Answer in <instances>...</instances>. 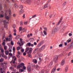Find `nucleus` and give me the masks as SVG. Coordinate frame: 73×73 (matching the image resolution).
<instances>
[{"label":"nucleus","instance_id":"f257e3e1","mask_svg":"<svg viewBox=\"0 0 73 73\" xmlns=\"http://www.w3.org/2000/svg\"><path fill=\"white\" fill-rule=\"evenodd\" d=\"M8 12V10L6 9L5 11V19L8 20V21H9V19H10V18H11V10L10 9H9V16H7V13Z\"/></svg>","mask_w":73,"mask_h":73},{"label":"nucleus","instance_id":"f03ea898","mask_svg":"<svg viewBox=\"0 0 73 73\" xmlns=\"http://www.w3.org/2000/svg\"><path fill=\"white\" fill-rule=\"evenodd\" d=\"M33 50V49L32 48H30V50H29V51L28 52V56L29 57H30V58H31L32 57V55H31V53H32V51Z\"/></svg>","mask_w":73,"mask_h":73},{"label":"nucleus","instance_id":"7ed1b4c3","mask_svg":"<svg viewBox=\"0 0 73 73\" xmlns=\"http://www.w3.org/2000/svg\"><path fill=\"white\" fill-rule=\"evenodd\" d=\"M59 30V28L58 27H56L52 31V33L53 34H54V33H55V32H56L58 31Z\"/></svg>","mask_w":73,"mask_h":73},{"label":"nucleus","instance_id":"20e7f679","mask_svg":"<svg viewBox=\"0 0 73 73\" xmlns=\"http://www.w3.org/2000/svg\"><path fill=\"white\" fill-rule=\"evenodd\" d=\"M3 23L5 28H6L7 29H8V28H7V27H8L7 24H8V22L7 21L5 20L3 21Z\"/></svg>","mask_w":73,"mask_h":73},{"label":"nucleus","instance_id":"39448f33","mask_svg":"<svg viewBox=\"0 0 73 73\" xmlns=\"http://www.w3.org/2000/svg\"><path fill=\"white\" fill-rule=\"evenodd\" d=\"M24 65V64L23 63H21L20 65L18 66L17 68H23V66Z\"/></svg>","mask_w":73,"mask_h":73},{"label":"nucleus","instance_id":"423d86ee","mask_svg":"<svg viewBox=\"0 0 73 73\" xmlns=\"http://www.w3.org/2000/svg\"><path fill=\"white\" fill-rule=\"evenodd\" d=\"M45 45H44L42 46L39 49V50L40 51H42L44 50V49H45Z\"/></svg>","mask_w":73,"mask_h":73},{"label":"nucleus","instance_id":"0eeeda50","mask_svg":"<svg viewBox=\"0 0 73 73\" xmlns=\"http://www.w3.org/2000/svg\"><path fill=\"white\" fill-rule=\"evenodd\" d=\"M13 58H15L14 60H12V61L10 62V63H12V62H13V64H15V61L17 60V58H16V57H15V56L13 57Z\"/></svg>","mask_w":73,"mask_h":73},{"label":"nucleus","instance_id":"6e6552de","mask_svg":"<svg viewBox=\"0 0 73 73\" xmlns=\"http://www.w3.org/2000/svg\"><path fill=\"white\" fill-rule=\"evenodd\" d=\"M27 71L29 72H30L31 71V66H29L27 67Z\"/></svg>","mask_w":73,"mask_h":73},{"label":"nucleus","instance_id":"1a4fd4ad","mask_svg":"<svg viewBox=\"0 0 73 73\" xmlns=\"http://www.w3.org/2000/svg\"><path fill=\"white\" fill-rule=\"evenodd\" d=\"M73 47V42H72L70 45L68 47V49H71Z\"/></svg>","mask_w":73,"mask_h":73},{"label":"nucleus","instance_id":"9d476101","mask_svg":"<svg viewBox=\"0 0 73 73\" xmlns=\"http://www.w3.org/2000/svg\"><path fill=\"white\" fill-rule=\"evenodd\" d=\"M56 67H55L52 70L51 73H55V72H56Z\"/></svg>","mask_w":73,"mask_h":73},{"label":"nucleus","instance_id":"9b49d317","mask_svg":"<svg viewBox=\"0 0 73 73\" xmlns=\"http://www.w3.org/2000/svg\"><path fill=\"white\" fill-rule=\"evenodd\" d=\"M58 55L56 56H55L54 58V61H56L58 59Z\"/></svg>","mask_w":73,"mask_h":73},{"label":"nucleus","instance_id":"f8f14e48","mask_svg":"<svg viewBox=\"0 0 73 73\" xmlns=\"http://www.w3.org/2000/svg\"><path fill=\"white\" fill-rule=\"evenodd\" d=\"M68 66H66L65 68V72H68Z\"/></svg>","mask_w":73,"mask_h":73},{"label":"nucleus","instance_id":"ddd939ff","mask_svg":"<svg viewBox=\"0 0 73 73\" xmlns=\"http://www.w3.org/2000/svg\"><path fill=\"white\" fill-rule=\"evenodd\" d=\"M65 64V60H62V61L61 63V65L62 66H63Z\"/></svg>","mask_w":73,"mask_h":73},{"label":"nucleus","instance_id":"4468645a","mask_svg":"<svg viewBox=\"0 0 73 73\" xmlns=\"http://www.w3.org/2000/svg\"><path fill=\"white\" fill-rule=\"evenodd\" d=\"M62 18H61L60 19V21H59L58 23L56 24L57 25H59V24H60V23H61V21H62Z\"/></svg>","mask_w":73,"mask_h":73},{"label":"nucleus","instance_id":"2eb2a0df","mask_svg":"<svg viewBox=\"0 0 73 73\" xmlns=\"http://www.w3.org/2000/svg\"><path fill=\"white\" fill-rule=\"evenodd\" d=\"M30 50V48L29 47H27L26 49V50L25 51V52H27L28 51H29Z\"/></svg>","mask_w":73,"mask_h":73},{"label":"nucleus","instance_id":"dca6fc26","mask_svg":"<svg viewBox=\"0 0 73 73\" xmlns=\"http://www.w3.org/2000/svg\"><path fill=\"white\" fill-rule=\"evenodd\" d=\"M36 17V15H33L32 17L31 18H30V20H31L32 19H33L35 18V17Z\"/></svg>","mask_w":73,"mask_h":73},{"label":"nucleus","instance_id":"f3484780","mask_svg":"<svg viewBox=\"0 0 73 73\" xmlns=\"http://www.w3.org/2000/svg\"><path fill=\"white\" fill-rule=\"evenodd\" d=\"M31 43L30 42H28L27 43V46H31Z\"/></svg>","mask_w":73,"mask_h":73},{"label":"nucleus","instance_id":"a211bd4d","mask_svg":"<svg viewBox=\"0 0 73 73\" xmlns=\"http://www.w3.org/2000/svg\"><path fill=\"white\" fill-rule=\"evenodd\" d=\"M33 62L34 63H35V64H36L37 62V60L36 59H33Z\"/></svg>","mask_w":73,"mask_h":73},{"label":"nucleus","instance_id":"6ab92c4d","mask_svg":"<svg viewBox=\"0 0 73 73\" xmlns=\"http://www.w3.org/2000/svg\"><path fill=\"white\" fill-rule=\"evenodd\" d=\"M41 45H42V44H43V43H44V40H42L41 41H40V43H39Z\"/></svg>","mask_w":73,"mask_h":73},{"label":"nucleus","instance_id":"aec40b11","mask_svg":"<svg viewBox=\"0 0 73 73\" xmlns=\"http://www.w3.org/2000/svg\"><path fill=\"white\" fill-rule=\"evenodd\" d=\"M1 50V53H4V49L3 48H1L0 49Z\"/></svg>","mask_w":73,"mask_h":73},{"label":"nucleus","instance_id":"412c9836","mask_svg":"<svg viewBox=\"0 0 73 73\" xmlns=\"http://www.w3.org/2000/svg\"><path fill=\"white\" fill-rule=\"evenodd\" d=\"M52 64H53V62H51L49 66V67L50 68L51 66H52Z\"/></svg>","mask_w":73,"mask_h":73},{"label":"nucleus","instance_id":"4be33fe9","mask_svg":"<svg viewBox=\"0 0 73 73\" xmlns=\"http://www.w3.org/2000/svg\"><path fill=\"white\" fill-rule=\"evenodd\" d=\"M48 7V4L44 5V7H43L44 9H45L46 8Z\"/></svg>","mask_w":73,"mask_h":73},{"label":"nucleus","instance_id":"5701e85b","mask_svg":"<svg viewBox=\"0 0 73 73\" xmlns=\"http://www.w3.org/2000/svg\"><path fill=\"white\" fill-rule=\"evenodd\" d=\"M5 53L6 55H8V53H9V51L8 50L5 51Z\"/></svg>","mask_w":73,"mask_h":73},{"label":"nucleus","instance_id":"b1692460","mask_svg":"<svg viewBox=\"0 0 73 73\" xmlns=\"http://www.w3.org/2000/svg\"><path fill=\"white\" fill-rule=\"evenodd\" d=\"M5 39L7 41H11V39L10 38H6Z\"/></svg>","mask_w":73,"mask_h":73},{"label":"nucleus","instance_id":"393cba45","mask_svg":"<svg viewBox=\"0 0 73 73\" xmlns=\"http://www.w3.org/2000/svg\"><path fill=\"white\" fill-rule=\"evenodd\" d=\"M4 14L0 15V18L3 17H4Z\"/></svg>","mask_w":73,"mask_h":73},{"label":"nucleus","instance_id":"a878e982","mask_svg":"<svg viewBox=\"0 0 73 73\" xmlns=\"http://www.w3.org/2000/svg\"><path fill=\"white\" fill-rule=\"evenodd\" d=\"M19 13L21 14H22L23 13V9H21V11H19Z\"/></svg>","mask_w":73,"mask_h":73},{"label":"nucleus","instance_id":"bb28decb","mask_svg":"<svg viewBox=\"0 0 73 73\" xmlns=\"http://www.w3.org/2000/svg\"><path fill=\"white\" fill-rule=\"evenodd\" d=\"M7 46H4V49L5 50H7Z\"/></svg>","mask_w":73,"mask_h":73},{"label":"nucleus","instance_id":"cd10ccee","mask_svg":"<svg viewBox=\"0 0 73 73\" xmlns=\"http://www.w3.org/2000/svg\"><path fill=\"white\" fill-rule=\"evenodd\" d=\"M20 25L21 26H22L23 25V21H21L20 23Z\"/></svg>","mask_w":73,"mask_h":73},{"label":"nucleus","instance_id":"c85d7f7f","mask_svg":"<svg viewBox=\"0 0 73 73\" xmlns=\"http://www.w3.org/2000/svg\"><path fill=\"white\" fill-rule=\"evenodd\" d=\"M23 5H21L20 6V9H21V10H22V9H23Z\"/></svg>","mask_w":73,"mask_h":73},{"label":"nucleus","instance_id":"c756f323","mask_svg":"<svg viewBox=\"0 0 73 73\" xmlns=\"http://www.w3.org/2000/svg\"><path fill=\"white\" fill-rule=\"evenodd\" d=\"M13 50L14 53H15V47L14 46L13 47Z\"/></svg>","mask_w":73,"mask_h":73},{"label":"nucleus","instance_id":"7c9ffc66","mask_svg":"<svg viewBox=\"0 0 73 73\" xmlns=\"http://www.w3.org/2000/svg\"><path fill=\"white\" fill-rule=\"evenodd\" d=\"M4 61V59H3L1 58L0 59V62H3Z\"/></svg>","mask_w":73,"mask_h":73},{"label":"nucleus","instance_id":"2f4dec72","mask_svg":"<svg viewBox=\"0 0 73 73\" xmlns=\"http://www.w3.org/2000/svg\"><path fill=\"white\" fill-rule=\"evenodd\" d=\"M41 45L39 43V44L37 45V47H40V46H41Z\"/></svg>","mask_w":73,"mask_h":73},{"label":"nucleus","instance_id":"473e14b6","mask_svg":"<svg viewBox=\"0 0 73 73\" xmlns=\"http://www.w3.org/2000/svg\"><path fill=\"white\" fill-rule=\"evenodd\" d=\"M20 42L21 44H23V40H22V39L21 38H20Z\"/></svg>","mask_w":73,"mask_h":73},{"label":"nucleus","instance_id":"72a5a7b5","mask_svg":"<svg viewBox=\"0 0 73 73\" xmlns=\"http://www.w3.org/2000/svg\"><path fill=\"white\" fill-rule=\"evenodd\" d=\"M1 9H3V8L1 7V5L0 4V10H1Z\"/></svg>","mask_w":73,"mask_h":73},{"label":"nucleus","instance_id":"f704fd0d","mask_svg":"<svg viewBox=\"0 0 73 73\" xmlns=\"http://www.w3.org/2000/svg\"><path fill=\"white\" fill-rule=\"evenodd\" d=\"M23 69H24V70H26V67H25V66H24L23 65Z\"/></svg>","mask_w":73,"mask_h":73},{"label":"nucleus","instance_id":"c9c22d12","mask_svg":"<svg viewBox=\"0 0 73 73\" xmlns=\"http://www.w3.org/2000/svg\"><path fill=\"white\" fill-rule=\"evenodd\" d=\"M38 68V65H36V66H35V69H37Z\"/></svg>","mask_w":73,"mask_h":73},{"label":"nucleus","instance_id":"e433bc0d","mask_svg":"<svg viewBox=\"0 0 73 73\" xmlns=\"http://www.w3.org/2000/svg\"><path fill=\"white\" fill-rule=\"evenodd\" d=\"M43 33L45 35H46V32L45 31H44Z\"/></svg>","mask_w":73,"mask_h":73},{"label":"nucleus","instance_id":"4c0bfd02","mask_svg":"<svg viewBox=\"0 0 73 73\" xmlns=\"http://www.w3.org/2000/svg\"><path fill=\"white\" fill-rule=\"evenodd\" d=\"M22 29H23V28L22 27H19V31H21Z\"/></svg>","mask_w":73,"mask_h":73},{"label":"nucleus","instance_id":"58836bf2","mask_svg":"<svg viewBox=\"0 0 73 73\" xmlns=\"http://www.w3.org/2000/svg\"><path fill=\"white\" fill-rule=\"evenodd\" d=\"M11 45H13V41H11Z\"/></svg>","mask_w":73,"mask_h":73},{"label":"nucleus","instance_id":"ea45409f","mask_svg":"<svg viewBox=\"0 0 73 73\" xmlns=\"http://www.w3.org/2000/svg\"><path fill=\"white\" fill-rule=\"evenodd\" d=\"M17 44H19V46H21V43H20V42H18L17 43Z\"/></svg>","mask_w":73,"mask_h":73},{"label":"nucleus","instance_id":"a19ab883","mask_svg":"<svg viewBox=\"0 0 73 73\" xmlns=\"http://www.w3.org/2000/svg\"><path fill=\"white\" fill-rule=\"evenodd\" d=\"M37 43L36 42H34V45H37Z\"/></svg>","mask_w":73,"mask_h":73},{"label":"nucleus","instance_id":"79ce46f5","mask_svg":"<svg viewBox=\"0 0 73 73\" xmlns=\"http://www.w3.org/2000/svg\"><path fill=\"white\" fill-rule=\"evenodd\" d=\"M4 53H2L1 54V55L2 57H4Z\"/></svg>","mask_w":73,"mask_h":73},{"label":"nucleus","instance_id":"37998d69","mask_svg":"<svg viewBox=\"0 0 73 73\" xmlns=\"http://www.w3.org/2000/svg\"><path fill=\"white\" fill-rule=\"evenodd\" d=\"M68 35L69 36H72V34L71 33H69Z\"/></svg>","mask_w":73,"mask_h":73},{"label":"nucleus","instance_id":"c03bdc74","mask_svg":"<svg viewBox=\"0 0 73 73\" xmlns=\"http://www.w3.org/2000/svg\"><path fill=\"white\" fill-rule=\"evenodd\" d=\"M19 38V36H17L15 37V39H17V38Z\"/></svg>","mask_w":73,"mask_h":73},{"label":"nucleus","instance_id":"a18cd8bd","mask_svg":"<svg viewBox=\"0 0 73 73\" xmlns=\"http://www.w3.org/2000/svg\"><path fill=\"white\" fill-rule=\"evenodd\" d=\"M23 56H25L26 54H27L26 53V52H25L23 53Z\"/></svg>","mask_w":73,"mask_h":73},{"label":"nucleus","instance_id":"49530a36","mask_svg":"<svg viewBox=\"0 0 73 73\" xmlns=\"http://www.w3.org/2000/svg\"><path fill=\"white\" fill-rule=\"evenodd\" d=\"M69 43L71 41V39H70L69 40H68L67 41Z\"/></svg>","mask_w":73,"mask_h":73},{"label":"nucleus","instance_id":"de8ad7c7","mask_svg":"<svg viewBox=\"0 0 73 73\" xmlns=\"http://www.w3.org/2000/svg\"><path fill=\"white\" fill-rule=\"evenodd\" d=\"M62 46V44H61L59 45V47H61Z\"/></svg>","mask_w":73,"mask_h":73},{"label":"nucleus","instance_id":"09e8293b","mask_svg":"<svg viewBox=\"0 0 73 73\" xmlns=\"http://www.w3.org/2000/svg\"><path fill=\"white\" fill-rule=\"evenodd\" d=\"M66 2H65L63 4V6H64V5H66Z\"/></svg>","mask_w":73,"mask_h":73},{"label":"nucleus","instance_id":"8fccbe9b","mask_svg":"<svg viewBox=\"0 0 73 73\" xmlns=\"http://www.w3.org/2000/svg\"><path fill=\"white\" fill-rule=\"evenodd\" d=\"M36 51H38L39 50V49L38 48H36L35 49Z\"/></svg>","mask_w":73,"mask_h":73},{"label":"nucleus","instance_id":"3c124183","mask_svg":"<svg viewBox=\"0 0 73 73\" xmlns=\"http://www.w3.org/2000/svg\"><path fill=\"white\" fill-rule=\"evenodd\" d=\"M9 52H12V49H11V48H9Z\"/></svg>","mask_w":73,"mask_h":73},{"label":"nucleus","instance_id":"603ef678","mask_svg":"<svg viewBox=\"0 0 73 73\" xmlns=\"http://www.w3.org/2000/svg\"><path fill=\"white\" fill-rule=\"evenodd\" d=\"M31 46L32 47H33V46H34V44H31Z\"/></svg>","mask_w":73,"mask_h":73},{"label":"nucleus","instance_id":"864d4df0","mask_svg":"<svg viewBox=\"0 0 73 73\" xmlns=\"http://www.w3.org/2000/svg\"><path fill=\"white\" fill-rule=\"evenodd\" d=\"M20 49V47H18L17 48V50H19Z\"/></svg>","mask_w":73,"mask_h":73},{"label":"nucleus","instance_id":"5fc2aeb1","mask_svg":"<svg viewBox=\"0 0 73 73\" xmlns=\"http://www.w3.org/2000/svg\"><path fill=\"white\" fill-rule=\"evenodd\" d=\"M21 51L22 52H24V49H22L21 50Z\"/></svg>","mask_w":73,"mask_h":73},{"label":"nucleus","instance_id":"6e6d98bb","mask_svg":"<svg viewBox=\"0 0 73 73\" xmlns=\"http://www.w3.org/2000/svg\"><path fill=\"white\" fill-rule=\"evenodd\" d=\"M13 35L14 36H16V35H17L16 33L15 32L14 33Z\"/></svg>","mask_w":73,"mask_h":73},{"label":"nucleus","instance_id":"4d7b16f0","mask_svg":"<svg viewBox=\"0 0 73 73\" xmlns=\"http://www.w3.org/2000/svg\"><path fill=\"white\" fill-rule=\"evenodd\" d=\"M9 56H12V53H9Z\"/></svg>","mask_w":73,"mask_h":73},{"label":"nucleus","instance_id":"13d9d810","mask_svg":"<svg viewBox=\"0 0 73 73\" xmlns=\"http://www.w3.org/2000/svg\"><path fill=\"white\" fill-rule=\"evenodd\" d=\"M60 69H61L60 68H58L57 69V71H60Z\"/></svg>","mask_w":73,"mask_h":73},{"label":"nucleus","instance_id":"bf43d9fd","mask_svg":"<svg viewBox=\"0 0 73 73\" xmlns=\"http://www.w3.org/2000/svg\"><path fill=\"white\" fill-rule=\"evenodd\" d=\"M17 56L19 58H20V56L18 55H17Z\"/></svg>","mask_w":73,"mask_h":73},{"label":"nucleus","instance_id":"052dcab7","mask_svg":"<svg viewBox=\"0 0 73 73\" xmlns=\"http://www.w3.org/2000/svg\"><path fill=\"white\" fill-rule=\"evenodd\" d=\"M64 45L65 46H66V45H67V43L66 42H64Z\"/></svg>","mask_w":73,"mask_h":73},{"label":"nucleus","instance_id":"680f3d73","mask_svg":"<svg viewBox=\"0 0 73 73\" xmlns=\"http://www.w3.org/2000/svg\"><path fill=\"white\" fill-rule=\"evenodd\" d=\"M70 55H71V52H70L68 53V56H69Z\"/></svg>","mask_w":73,"mask_h":73},{"label":"nucleus","instance_id":"e2e57ef3","mask_svg":"<svg viewBox=\"0 0 73 73\" xmlns=\"http://www.w3.org/2000/svg\"><path fill=\"white\" fill-rule=\"evenodd\" d=\"M14 7H15V8L16 7H17L16 4H15L14 5Z\"/></svg>","mask_w":73,"mask_h":73},{"label":"nucleus","instance_id":"0e129e2a","mask_svg":"<svg viewBox=\"0 0 73 73\" xmlns=\"http://www.w3.org/2000/svg\"><path fill=\"white\" fill-rule=\"evenodd\" d=\"M22 32H25V31H24V28L22 29Z\"/></svg>","mask_w":73,"mask_h":73},{"label":"nucleus","instance_id":"69168bd1","mask_svg":"<svg viewBox=\"0 0 73 73\" xmlns=\"http://www.w3.org/2000/svg\"><path fill=\"white\" fill-rule=\"evenodd\" d=\"M14 33H16V29H14Z\"/></svg>","mask_w":73,"mask_h":73},{"label":"nucleus","instance_id":"338daca9","mask_svg":"<svg viewBox=\"0 0 73 73\" xmlns=\"http://www.w3.org/2000/svg\"><path fill=\"white\" fill-rule=\"evenodd\" d=\"M0 70H1V71H3V68H0Z\"/></svg>","mask_w":73,"mask_h":73},{"label":"nucleus","instance_id":"774afa93","mask_svg":"<svg viewBox=\"0 0 73 73\" xmlns=\"http://www.w3.org/2000/svg\"><path fill=\"white\" fill-rule=\"evenodd\" d=\"M40 73H44V71H43V70H42L41 71V72Z\"/></svg>","mask_w":73,"mask_h":73}]
</instances>
